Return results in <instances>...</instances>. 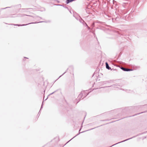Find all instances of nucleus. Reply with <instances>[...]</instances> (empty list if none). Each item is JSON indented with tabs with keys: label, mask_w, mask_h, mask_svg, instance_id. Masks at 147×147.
<instances>
[{
	"label": "nucleus",
	"mask_w": 147,
	"mask_h": 147,
	"mask_svg": "<svg viewBox=\"0 0 147 147\" xmlns=\"http://www.w3.org/2000/svg\"><path fill=\"white\" fill-rule=\"evenodd\" d=\"M24 16H27L26 15L22 14H13L10 15L9 17L10 18H15L17 17H21Z\"/></svg>",
	"instance_id": "f257e3e1"
},
{
	"label": "nucleus",
	"mask_w": 147,
	"mask_h": 147,
	"mask_svg": "<svg viewBox=\"0 0 147 147\" xmlns=\"http://www.w3.org/2000/svg\"><path fill=\"white\" fill-rule=\"evenodd\" d=\"M86 92H85L84 91H82L81 93L79 94L78 97V99H80V98L83 96V94L85 93Z\"/></svg>",
	"instance_id": "f03ea898"
},
{
	"label": "nucleus",
	"mask_w": 147,
	"mask_h": 147,
	"mask_svg": "<svg viewBox=\"0 0 147 147\" xmlns=\"http://www.w3.org/2000/svg\"><path fill=\"white\" fill-rule=\"evenodd\" d=\"M121 69H122V70L124 71H129L132 70V69H131L125 68L123 67H121Z\"/></svg>",
	"instance_id": "7ed1b4c3"
},
{
	"label": "nucleus",
	"mask_w": 147,
	"mask_h": 147,
	"mask_svg": "<svg viewBox=\"0 0 147 147\" xmlns=\"http://www.w3.org/2000/svg\"><path fill=\"white\" fill-rule=\"evenodd\" d=\"M36 23V22H32V23H28V24H22V25L17 24V25H15V26H26V25H28V24H30Z\"/></svg>",
	"instance_id": "20e7f679"
},
{
	"label": "nucleus",
	"mask_w": 147,
	"mask_h": 147,
	"mask_svg": "<svg viewBox=\"0 0 147 147\" xmlns=\"http://www.w3.org/2000/svg\"><path fill=\"white\" fill-rule=\"evenodd\" d=\"M105 64L106 68H107V69H108L109 70L111 69V68L109 66L108 63L107 62Z\"/></svg>",
	"instance_id": "39448f33"
},
{
	"label": "nucleus",
	"mask_w": 147,
	"mask_h": 147,
	"mask_svg": "<svg viewBox=\"0 0 147 147\" xmlns=\"http://www.w3.org/2000/svg\"><path fill=\"white\" fill-rule=\"evenodd\" d=\"M84 91L85 92H85V93L83 94V96H84V97L86 96L89 94V93L88 92V90H86V91Z\"/></svg>",
	"instance_id": "423d86ee"
},
{
	"label": "nucleus",
	"mask_w": 147,
	"mask_h": 147,
	"mask_svg": "<svg viewBox=\"0 0 147 147\" xmlns=\"http://www.w3.org/2000/svg\"><path fill=\"white\" fill-rule=\"evenodd\" d=\"M79 21L82 24L83 23V22H84V20L81 18H80L79 19Z\"/></svg>",
	"instance_id": "0eeeda50"
},
{
	"label": "nucleus",
	"mask_w": 147,
	"mask_h": 147,
	"mask_svg": "<svg viewBox=\"0 0 147 147\" xmlns=\"http://www.w3.org/2000/svg\"><path fill=\"white\" fill-rule=\"evenodd\" d=\"M84 26H88V25H87V24L84 21V22H83V23L82 24Z\"/></svg>",
	"instance_id": "6e6552de"
},
{
	"label": "nucleus",
	"mask_w": 147,
	"mask_h": 147,
	"mask_svg": "<svg viewBox=\"0 0 147 147\" xmlns=\"http://www.w3.org/2000/svg\"><path fill=\"white\" fill-rule=\"evenodd\" d=\"M43 22H47H47H51V21L49 20L47 21H41V22H38V23Z\"/></svg>",
	"instance_id": "1a4fd4ad"
},
{
	"label": "nucleus",
	"mask_w": 147,
	"mask_h": 147,
	"mask_svg": "<svg viewBox=\"0 0 147 147\" xmlns=\"http://www.w3.org/2000/svg\"><path fill=\"white\" fill-rule=\"evenodd\" d=\"M68 69H67L66 70V71L65 72H64L59 77V78L57 79V80L59 78L61 77L62 75H63L65 73H66Z\"/></svg>",
	"instance_id": "9d476101"
},
{
	"label": "nucleus",
	"mask_w": 147,
	"mask_h": 147,
	"mask_svg": "<svg viewBox=\"0 0 147 147\" xmlns=\"http://www.w3.org/2000/svg\"><path fill=\"white\" fill-rule=\"evenodd\" d=\"M104 82V83L105 84H106L107 83H109L110 82L109 81H106Z\"/></svg>",
	"instance_id": "9b49d317"
},
{
	"label": "nucleus",
	"mask_w": 147,
	"mask_h": 147,
	"mask_svg": "<svg viewBox=\"0 0 147 147\" xmlns=\"http://www.w3.org/2000/svg\"><path fill=\"white\" fill-rule=\"evenodd\" d=\"M43 102H42V105H41V108H40V110H41L42 109V108L43 107Z\"/></svg>",
	"instance_id": "f8f14e48"
},
{
	"label": "nucleus",
	"mask_w": 147,
	"mask_h": 147,
	"mask_svg": "<svg viewBox=\"0 0 147 147\" xmlns=\"http://www.w3.org/2000/svg\"><path fill=\"white\" fill-rule=\"evenodd\" d=\"M57 91V90L55 91L54 92H52V93H51L49 95H51V94H53L55 92Z\"/></svg>",
	"instance_id": "ddd939ff"
},
{
	"label": "nucleus",
	"mask_w": 147,
	"mask_h": 147,
	"mask_svg": "<svg viewBox=\"0 0 147 147\" xmlns=\"http://www.w3.org/2000/svg\"><path fill=\"white\" fill-rule=\"evenodd\" d=\"M80 133H79V134H77L76 136H75L73 138H72L71 140V139H73L74 138V137H75L76 136L78 135H79V134H80Z\"/></svg>",
	"instance_id": "4468645a"
},
{
	"label": "nucleus",
	"mask_w": 147,
	"mask_h": 147,
	"mask_svg": "<svg viewBox=\"0 0 147 147\" xmlns=\"http://www.w3.org/2000/svg\"><path fill=\"white\" fill-rule=\"evenodd\" d=\"M87 27L88 29V30H90V28L89 26H87Z\"/></svg>",
	"instance_id": "2eb2a0df"
},
{
	"label": "nucleus",
	"mask_w": 147,
	"mask_h": 147,
	"mask_svg": "<svg viewBox=\"0 0 147 147\" xmlns=\"http://www.w3.org/2000/svg\"><path fill=\"white\" fill-rule=\"evenodd\" d=\"M57 5V6H58V5H59V6H62L61 5H59V4H57V5Z\"/></svg>",
	"instance_id": "dca6fc26"
},
{
	"label": "nucleus",
	"mask_w": 147,
	"mask_h": 147,
	"mask_svg": "<svg viewBox=\"0 0 147 147\" xmlns=\"http://www.w3.org/2000/svg\"><path fill=\"white\" fill-rule=\"evenodd\" d=\"M64 7V8H66V9H68V8H67V7Z\"/></svg>",
	"instance_id": "f3484780"
},
{
	"label": "nucleus",
	"mask_w": 147,
	"mask_h": 147,
	"mask_svg": "<svg viewBox=\"0 0 147 147\" xmlns=\"http://www.w3.org/2000/svg\"><path fill=\"white\" fill-rule=\"evenodd\" d=\"M9 7H6V8H3V9H6V8H9Z\"/></svg>",
	"instance_id": "a211bd4d"
},
{
	"label": "nucleus",
	"mask_w": 147,
	"mask_h": 147,
	"mask_svg": "<svg viewBox=\"0 0 147 147\" xmlns=\"http://www.w3.org/2000/svg\"><path fill=\"white\" fill-rule=\"evenodd\" d=\"M92 26H94V23H93L92 24Z\"/></svg>",
	"instance_id": "6ab92c4d"
},
{
	"label": "nucleus",
	"mask_w": 147,
	"mask_h": 147,
	"mask_svg": "<svg viewBox=\"0 0 147 147\" xmlns=\"http://www.w3.org/2000/svg\"><path fill=\"white\" fill-rule=\"evenodd\" d=\"M40 110L39 111V113H38V114H40Z\"/></svg>",
	"instance_id": "aec40b11"
},
{
	"label": "nucleus",
	"mask_w": 147,
	"mask_h": 147,
	"mask_svg": "<svg viewBox=\"0 0 147 147\" xmlns=\"http://www.w3.org/2000/svg\"><path fill=\"white\" fill-rule=\"evenodd\" d=\"M40 110L39 111V113H38V114H40Z\"/></svg>",
	"instance_id": "412c9836"
},
{
	"label": "nucleus",
	"mask_w": 147,
	"mask_h": 147,
	"mask_svg": "<svg viewBox=\"0 0 147 147\" xmlns=\"http://www.w3.org/2000/svg\"><path fill=\"white\" fill-rule=\"evenodd\" d=\"M93 34H94V36H95V33H93Z\"/></svg>",
	"instance_id": "4be33fe9"
},
{
	"label": "nucleus",
	"mask_w": 147,
	"mask_h": 147,
	"mask_svg": "<svg viewBox=\"0 0 147 147\" xmlns=\"http://www.w3.org/2000/svg\"><path fill=\"white\" fill-rule=\"evenodd\" d=\"M24 9H22V10H24Z\"/></svg>",
	"instance_id": "5701e85b"
},
{
	"label": "nucleus",
	"mask_w": 147,
	"mask_h": 147,
	"mask_svg": "<svg viewBox=\"0 0 147 147\" xmlns=\"http://www.w3.org/2000/svg\"><path fill=\"white\" fill-rule=\"evenodd\" d=\"M59 1H57V2H58V3H59Z\"/></svg>",
	"instance_id": "b1692460"
},
{
	"label": "nucleus",
	"mask_w": 147,
	"mask_h": 147,
	"mask_svg": "<svg viewBox=\"0 0 147 147\" xmlns=\"http://www.w3.org/2000/svg\"><path fill=\"white\" fill-rule=\"evenodd\" d=\"M94 128H92V129H93Z\"/></svg>",
	"instance_id": "393cba45"
},
{
	"label": "nucleus",
	"mask_w": 147,
	"mask_h": 147,
	"mask_svg": "<svg viewBox=\"0 0 147 147\" xmlns=\"http://www.w3.org/2000/svg\"><path fill=\"white\" fill-rule=\"evenodd\" d=\"M110 86H108V87H110Z\"/></svg>",
	"instance_id": "a878e982"
}]
</instances>
